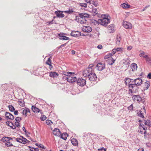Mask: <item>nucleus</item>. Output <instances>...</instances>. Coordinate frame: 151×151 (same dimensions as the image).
<instances>
[{"mask_svg":"<svg viewBox=\"0 0 151 151\" xmlns=\"http://www.w3.org/2000/svg\"><path fill=\"white\" fill-rule=\"evenodd\" d=\"M94 65L93 64H91L88 66V68L84 70L83 72V75L85 77H88L90 75H92V74L94 73Z\"/></svg>","mask_w":151,"mask_h":151,"instance_id":"f257e3e1","label":"nucleus"},{"mask_svg":"<svg viewBox=\"0 0 151 151\" xmlns=\"http://www.w3.org/2000/svg\"><path fill=\"white\" fill-rule=\"evenodd\" d=\"M53 134L55 136L58 137H60L61 139L64 140H66L67 139V137L68 136V135L66 132H64L63 134L65 137H63V134H61L60 130L58 128H55L53 131Z\"/></svg>","mask_w":151,"mask_h":151,"instance_id":"f03ea898","label":"nucleus"},{"mask_svg":"<svg viewBox=\"0 0 151 151\" xmlns=\"http://www.w3.org/2000/svg\"><path fill=\"white\" fill-rule=\"evenodd\" d=\"M135 83L134 84V93L138 92L139 88L138 86H140L142 83V80L140 78H138L134 79Z\"/></svg>","mask_w":151,"mask_h":151,"instance_id":"7ed1b4c3","label":"nucleus"},{"mask_svg":"<svg viewBox=\"0 0 151 151\" xmlns=\"http://www.w3.org/2000/svg\"><path fill=\"white\" fill-rule=\"evenodd\" d=\"M125 84L128 86L129 91L131 93H134V84H130L131 79L129 78H127L124 79Z\"/></svg>","mask_w":151,"mask_h":151,"instance_id":"20e7f679","label":"nucleus"},{"mask_svg":"<svg viewBox=\"0 0 151 151\" xmlns=\"http://www.w3.org/2000/svg\"><path fill=\"white\" fill-rule=\"evenodd\" d=\"M104 16L105 17L103 19H99V22H100V24L101 25L106 27L110 22V19L108 18V16L106 17V15L104 14Z\"/></svg>","mask_w":151,"mask_h":151,"instance_id":"39448f33","label":"nucleus"},{"mask_svg":"<svg viewBox=\"0 0 151 151\" xmlns=\"http://www.w3.org/2000/svg\"><path fill=\"white\" fill-rule=\"evenodd\" d=\"M20 138H16L15 137H13V138L16 141L19 143H22L24 144H26V142L25 141L27 140V139L24 137L23 136H20Z\"/></svg>","mask_w":151,"mask_h":151,"instance_id":"423d86ee","label":"nucleus"},{"mask_svg":"<svg viewBox=\"0 0 151 151\" xmlns=\"http://www.w3.org/2000/svg\"><path fill=\"white\" fill-rule=\"evenodd\" d=\"M76 82L78 85L81 86H84L86 84V81L85 79L82 78L77 79Z\"/></svg>","mask_w":151,"mask_h":151,"instance_id":"0eeeda50","label":"nucleus"},{"mask_svg":"<svg viewBox=\"0 0 151 151\" xmlns=\"http://www.w3.org/2000/svg\"><path fill=\"white\" fill-rule=\"evenodd\" d=\"M5 116L6 120H13L14 119V116L11 113L6 112L5 114Z\"/></svg>","mask_w":151,"mask_h":151,"instance_id":"6e6552de","label":"nucleus"},{"mask_svg":"<svg viewBox=\"0 0 151 151\" xmlns=\"http://www.w3.org/2000/svg\"><path fill=\"white\" fill-rule=\"evenodd\" d=\"M97 67V69L99 71H102L105 68V65L104 63H98L96 65L95 68Z\"/></svg>","mask_w":151,"mask_h":151,"instance_id":"1a4fd4ad","label":"nucleus"},{"mask_svg":"<svg viewBox=\"0 0 151 151\" xmlns=\"http://www.w3.org/2000/svg\"><path fill=\"white\" fill-rule=\"evenodd\" d=\"M123 25L125 28L127 29H131L132 28V24L127 21H123Z\"/></svg>","mask_w":151,"mask_h":151,"instance_id":"9d476101","label":"nucleus"},{"mask_svg":"<svg viewBox=\"0 0 151 151\" xmlns=\"http://www.w3.org/2000/svg\"><path fill=\"white\" fill-rule=\"evenodd\" d=\"M92 75H90L87 77L89 80L90 81H96L97 80V77L96 74L94 73L92 74Z\"/></svg>","mask_w":151,"mask_h":151,"instance_id":"9b49d317","label":"nucleus"},{"mask_svg":"<svg viewBox=\"0 0 151 151\" xmlns=\"http://www.w3.org/2000/svg\"><path fill=\"white\" fill-rule=\"evenodd\" d=\"M79 14V16H76V20H77L78 18H88L89 17V14L85 13H80Z\"/></svg>","mask_w":151,"mask_h":151,"instance_id":"f8f14e48","label":"nucleus"},{"mask_svg":"<svg viewBox=\"0 0 151 151\" xmlns=\"http://www.w3.org/2000/svg\"><path fill=\"white\" fill-rule=\"evenodd\" d=\"M132 98L134 101H137L138 103L140 102L141 100V97L139 95H134Z\"/></svg>","mask_w":151,"mask_h":151,"instance_id":"ddd939ff","label":"nucleus"},{"mask_svg":"<svg viewBox=\"0 0 151 151\" xmlns=\"http://www.w3.org/2000/svg\"><path fill=\"white\" fill-rule=\"evenodd\" d=\"M67 81L69 83H73L74 82H76L77 80V78L76 77H70L69 76L66 78Z\"/></svg>","mask_w":151,"mask_h":151,"instance_id":"4468645a","label":"nucleus"},{"mask_svg":"<svg viewBox=\"0 0 151 151\" xmlns=\"http://www.w3.org/2000/svg\"><path fill=\"white\" fill-rule=\"evenodd\" d=\"M70 35L73 37H77L81 36V33L78 31H72Z\"/></svg>","mask_w":151,"mask_h":151,"instance_id":"2eb2a0df","label":"nucleus"},{"mask_svg":"<svg viewBox=\"0 0 151 151\" xmlns=\"http://www.w3.org/2000/svg\"><path fill=\"white\" fill-rule=\"evenodd\" d=\"M63 33H60L58 34V35L59 37V38L60 40H69V38L66 36L64 35Z\"/></svg>","mask_w":151,"mask_h":151,"instance_id":"dca6fc26","label":"nucleus"},{"mask_svg":"<svg viewBox=\"0 0 151 151\" xmlns=\"http://www.w3.org/2000/svg\"><path fill=\"white\" fill-rule=\"evenodd\" d=\"M142 111L140 110L137 113V114L140 117L144 118V117L143 115V113H142V111H144L145 113H146V110L145 107L144 106H143V109H142Z\"/></svg>","mask_w":151,"mask_h":151,"instance_id":"f3484780","label":"nucleus"},{"mask_svg":"<svg viewBox=\"0 0 151 151\" xmlns=\"http://www.w3.org/2000/svg\"><path fill=\"white\" fill-rule=\"evenodd\" d=\"M63 12L58 10L55 12V14L56 15V17L59 18H63L64 17V15L62 13Z\"/></svg>","mask_w":151,"mask_h":151,"instance_id":"a211bd4d","label":"nucleus"},{"mask_svg":"<svg viewBox=\"0 0 151 151\" xmlns=\"http://www.w3.org/2000/svg\"><path fill=\"white\" fill-rule=\"evenodd\" d=\"M31 109L32 111L34 113H36L37 112L39 113V112H40L41 114H42L43 113L41 110H40L34 105H32V106Z\"/></svg>","mask_w":151,"mask_h":151,"instance_id":"6ab92c4d","label":"nucleus"},{"mask_svg":"<svg viewBox=\"0 0 151 151\" xmlns=\"http://www.w3.org/2000/svg\"><path fill=\"white\" fill-rule=\"evenodd\" d=\"M58 76V74L54 71H52L49 73V76L52 78H56V77Z\"/></svg>","mask_w":151,"mask_h":151,"instance_id":"aec40b11","label":"nucleus"},{"mask_svg":"<svg viewBox=\"0 0 151 151\" xmlns=\"http://www.w3.org/2000/svg\"><path fill=\"white\" fill-rule=\"evenodd\" d=\"M83 31L86 32H89L91 31L92 28L89 26H86L85 28H83Z\"/></svg>","mask_w":151,"mask_h":151,"instance_id":"412c9836","label":"nucleus"},{"mask_svg":"<svg viewBox=\"0 0 151 151\" xmlns=\"http://www.w3.org/2000/svg\"><path fill=\"white\" fill-rule=\"evenodd\" d=\"M77 20L78 21V22L82 24H85L86 22V18H78Z\"/></svg>","mask_w":151,"mask_h":151,"instance_id":"4be33fe9","label":"nucleus"},{"mask_svg":"<svg viewBox=\"0 0 151 151\" xmlns=\"http://www.w3.org/2000/svg\"><path fill=\"white\" fill-rule=\"evenodd\" d=\"M115 60V59L113 58L112 57H111L107 61L108 64L110 65H112L114 63Z\"/></svg>","mask_w":151,"mask_h":151,"instance_id":"5701e85b","label":"nucleus"},{"mask_svg":"<svg viewBox=\"0 0 151 151\" xmlns=\"http://www.w3.org/2000/svg\"><path fill=\"white\" fill-rule=\"evenodd\" d=\"M72 144L75 146L78 145V143L77 140L75 138H73L71 140Z\"/></svg>","mask_w":151,"mask_h":151,"instance_id":"b1692460","label":"nucleus"},{"mask_svg":"<svg viewBox=\"0 0 151 151\" xmlns=\"http://www.w3.org/2000/svg\"><path fill=\"white\" fill-rule=\"evenodd\" d=\"M131 67L132 69V70L134 71L137 70V66L136 64L133 63L131 64Z\"/></svg>","mask_w":151,"mask_h":151,"instance_id":"393cba45","label":"nucleus"},{"mask_svg":"<svg viewBox=\"0 0 151 151\" xmlns=\"http://www.w3.org/2000/svg\"><path fill=\"white\" fill-rule=\"evenodd\" d=\"M150 82L149 81H147L145 82V85L146 86V87H145L144 88V90L145 91L147 90L149 86H150Z\"/></svg>","mask_w":151,"mask_h":151,"instance_id":"a878e982","label":"nucleus"},{"mask_svg":"<svg viewBox=\"0 0 151 151\" xmlns=\"http://www.w3.org/2000/svg\"><path fill=\"white\" fill-rule=\"evenodd\" d=\"M20 100L18 102L19 105L22 107H24L25 106V102L22 99H20Z\"/></svg>","mask_w":151,"mask_h":151,"instance_id":"bb28decb","label":"nucleus"},{"mask_svg":"<svg viewBox=\"0 0 151 151\" xmlns=\"http://www.w3.org/2000/svg\"><path fill=\"white\" fill-rule=\"evenodd\" d=\"M122 6L124 9L128 8H130L131 6L125 3H123L122 4Z\"/></svg>","mask_w":151,"mask_h":151,"instance_id":"cd10ccee","label":"nucleus"},{"mask_svg":"<svg viewBox=\"0 0 151 151\" xmlns=\"http://www.w3.org/2000/svg\"><path fill=\"white\" fill-rule=\"evenodd\" d=\"M73 12V9L72 8L69 9L68 10H66L63 11L64 12L68 14H71Z\"/></svg>","mask_w":151,"mask_h":151,"instance_id":"c85d7f7f","label":"nucleus"},{"mask_svg":"<svg viewBox=\"0 0 151 151\" xmlns=\"http://www.w3.org/2000/svg\"><path fill=\"white\" fill-rule=\"evenodd\" d=\"M28 147L29 148V150L31 151H39V149L37 148H35L30 146H28Z\"/></svg>","mask_w":151,"mask_h":151,"instance_id":"c756f323","label":"nucleus"},{"mask_svg":"<svg viewBox=\"0 0 151 151\" xmlns=\"http://www.w3.org/2000/svg\"><path fill=\"white\" fill-rule=\"evenodd\" d=\"M5 146L6 147H10L13 146V145L11 142H5Z\"/></svg>","mask_w":151,"mask_h":151,"instance_id":"7c9ffc66","label":"nucleus"},{"mask_svg":"<svg viewBox=\"0 0 151 151\" xmlns=\"http://www.w3.org/2000/svg\"><path fill=\"white\" fill-rule=\"evenodd\" d=\"M9 110L11 112H13L15 110L14 107L11 105H9L8 106Z\"/></svg>","mask_w":151,"mask_h":151,"instance_id":"2f4dec72","label":"nucleus"},{"mask_svg":"<svg viewBox=\"0 0 151 151\" xmlns=\"http://www.w3.org/2000/svg\"><path fill=\"white\" fill-rule=\"evenodd\" d=\"M92 13L93 14V15L95 16L97 14V10L96 8L93 9L92 10Z\"/></svg>","mask_w":151,"mask_h":151,"instance_id":"473e14b6","label":"nucleus"},{"mask_svg":"<svg viewBox=\"0 0 151 151\" xmlns=\"http://www.w3.org/2000/svg\"><path fill=\"white\" fill-rule=\"evenodd\" d=\"M114 25L113 24H111L110 25H109L108 27V28L110 30H111V32L112 33L113 32H114V30L113 29L114 28Z\"/></svg>","mask_w":151,"mask_h":151,"instance_id":"72a5a7b5","label":"nucleus"},{"mask_svg":"<svg viewBox=\"0 0 151 151\" xmlns=\"http://www.w3.org/2000/svg\"><path fill=\"white\" fill-rule=\"evenodd\" d=\"M121 40V37L119 36H117L116 37V43L118 45L120 44V41Z\"/></svg>","mask_w":151,"mask_h":151,"instance_id":"f704fd0d","label":"nucleus"},{"mask_svg":"<svg viewBox=\"0 0 151 151\" xmlns=\"http://www.w3.org/2000/svg\"><path fill=\"white\" fill-rule=\"evenodd\" d=\"M35 145L38 147L39 148H41L42 149H45V147L43 145H42V144H38V143H36L35 144Z\"/></svg>","mask_w":151,"mask_h":151,"instance_id":"c9c22d12","label":"nucleus"},{"mask_svg":"<svg viewBox=\"0 0 151 151\" xmlns=\"http://www.w3.org/2000/svg\"><path fill=\"white\" fill-rule=\"evenodd\" d=\"M52 58V56L48 58L46 62V63L48 65H50L51 64V59Z\"/></svg>","mask_w":151,"mask_h":151,"instance_id":"e433bc0d","label":"nucleus"},{"mask_svg":"<svg viewBox=\"0 0 151 151\" xmlns=\"http://www.w3.org/2000/svg\"><path fill=\"white\" fill-rule=\"evenodd\" d=\"M92 3V4H93L94 6L95 7H96L99 5L98 2L97 1H94V0H93Z\"/></svg>","mask_w":151,"mask_h":151,"instance_id":"4c0bfd02","label":"nucleus"},{"mask_svg":"<svg viewBox=\"0 0 151 151\" xmlns=\"http://www.w3.org/2000/svg\"><path fill=\"white\" fill-rule=\"evenodd\" d=\"M139 128H141V127H142L143 129L145 131L147 129V127H146L143 124H139Z\"/></svg>","mask_w":151,"mask_h":151,"instance_id":"58836bf2","label":"nucleus"},{"mask_svg":"<svg viewBox=\"0 0 151 151\" xmlns=\"http://www.w3.org/2000/svg\"><path fill=\"white\" fill-rule=\"evenodd\" d=\"M46 123L48 125H50L52 124L53 122L47 119L46 121Z\"/></svg>","mask_w":151,"mask_h":151,"instance_id":"ea45409f","label":"nucleus"},{"mask_svg":"<svg viewBox=\"0 0 151 151\" xmlns=\"http://www.w3.org/2000/svg\"><path fill=\"white\" fill-rule=\"evenodd\" d=\"M74 74V73L68 72H67L66 74H64V75L68 77L70 76V75Z\"/></svg>","mask_w":151,"mask_h":151,"instance_id":"a19ab883","label":"nucleus"},{"mask_svg":"<svg viewBox=\"0 0 151 151\" xmlns=\"http://www.w3.org/2000/svg\"><path fill=\"white\" fill-rule=\"evenodd\" d=\"M79 5L81 7H86L87 6V4L85 3H79Z\"/></svg>","mask_w":151,"mask_h":151,"instance_id":"79ce46f5","label":"nucleus"},{"mask_svg":"<svg viewBox=\"0 0 151 151\" xmlns=\"http://www.w3.org/2000/svg\"><path fill=\"white\" fill-rule=\"evenodd\" d=\"M146 60L147 63H148V64H151V59L150 57H148V58L146 59Z\"/></svg>","mask_w":151,"mask_h":151,"instance_id":"37998d69","label":"nucleus"},{"mask_svg":"<svg viewBox=\"0 0 151 151\" xmlns=\"http://www.w3.org/2000/svg\"><path fill=\"white\" fill-rule=\"evenodd\" d=\"M92 22L95 25H96L97 24H100V22H99V19L98 20V21H97L96 20L94 19Z\"/></svg>","mask_w":151,"mask_h":151,"instance_id":"c03bdc74","label":"nucleus"},{"mask_svg":"<svg viewBox=\"0 0 151 151\" xmlns=\"http://www.w3.org/2000/svg\"><path fill=\"white\" fill-rule=\"evenodd\" d=\"M111 54H110L109 53L107 54V55H105L104 57V59H106L108 58H110L111 57Z\"/></svg>","mask_w":151,"mask_h":151,"instance_id":"a18cd8bd","label":"nucleus"},{"mask_svg":"<svg viewBox=\"0 0 151 151\" xmlns=\"http://www.w3.org/2000/svg\"><path fill=\"white\" fill-rule=\"evenodd\" d=\"M117 52H122L123 51V48L122 47H117L116 49Z\"/></svg>","mask_w":151,"mask_h":151,"instance_id":"49530a36","label":"nucleus"},{"mask_svg":"<svg viewBox=\"0 0 151 151\" xmlns=\"http://www.w3.org/2000/svg\"><path fill=\"white\" fill-rule=\"evenodd\" d=\"M22 120V118L21 117H17L15 119V120L16 122H20V121Z\"/></svg>","mask_w":151,"mask_h":151,"instance_id":"de8ad7c7","label":"nucleus"},{"mask_svg":"<svg viewBox=\"0 0 151 151\" xmlns=\"http://www.w3.org/2000/svg\"><path fill=\"white\" fill-rule=\"evenodd\" d=\"M46 118V116L44 115H42V116L40 117L41 120L42 121L45 120Z\"/></svg>","mask_w":151,"mask_h":151,"instance_id":"09e8293b","label":"nucleus"},{"mask_svg":"<svg viewBox=\"0 0 151 151\" xmlns=\"http://www.w3.org/2000/svg\"><path fill=\"white\" fill-rule=\"evenodd\" d=\"M22 114L25 117L27 116V112H26L25 109L23 110Z\"/></svg>","mask_w":151,"mask_h":151,"instance_id":"8fccbe9b","label":"nucleus"},{"mask_svg":"<svg viewBox=\"0 0 151 151\" xmlns=\"http://www.w3.org/2000/svg\"><path fill=\"white\" fill-rule=\"evenodd\" d=\"M147 126L150 127L151 126V121L149 120H147Z\"/></svg>","mask_w":151,"mask_h":151,"instance_id":"3c124183","label":"nucleus"},{"mask_svg":"<svg viewBox=\"0 0 151 151\" xmlns=\"http://www.w3.org/2000/svg\"><path fill=\"white\" fill-rule=\"evenodd\" d=\"M22 130L24 131L26 134H30V133L29 132H27V130H26L25 128L24 127H22Z\"/></svg>","mask_w":151,"mask_h":151,"instance_id":"603ef678","label":"nucleus"},{"mask_svg":"<svg viewBox=\"0 0 151 151\" xmlns=\"http://www.w3.org/2000/svg\"><path fill=\"white\" fill-rule=\"evenodd\" d=\"M6 139H7V137H4L2 138L1 139V141L3 142H5V143L6 141Z\"/></svg>","mask_w":151,"mask_h":151,"instance_id":"864d4df0","label":"nucleus"},{"mask_svg":"<svg viewBox=\"0 0 151 151\" xmlns=\"http://www.w3.org/2000/svg\"><path fill=\"white\" fill-rule=\"evenodd\" d=\"M14 124L18 127H20V123L19 122H15L14 123Z\"/></svg>","mask_w":151,"mask_h":151,"instance_id":"5fc2aeb1","label":"nucleus"},{"mask_svg":"<svg viewBox=\"0 0 151 151\" xmlns=\"http://www.w3.org/2000/svg\"><path fill=\"white\" fill-rule=\"evenodd\" d=\"M123 60L124 61L123 62V63L124 64L127 65H129L130 64V63H129V62H127L126 60H125V59H123Z\"/></svg>","mask_w":151,"mask_h":151,"instance_id":"6e6d98bb","label":"nucleus"},{"mask_svg":"<svg viewBox=\"0 0 151 151\" xmlns=\"http://www.w3.org/2000/svg\"><path fill=\"white\" fill-rule=\"evenodd\" d=\"M128 109L129 110L131 111L133 109V106L132 104H131L128 107Z\"/></svg>","mask_w":151,"mask_h":151,"instance_id":"4d7b16f0","label":"nucleus"},{"mask_svg":"<svg viewBox=\"0 0 151 151\" xmlns=\"http://www.w3.org/2000/svg\"><path fill=\"white\" fill-rule=\"evenodd\" d=\"M85 1L87 3L89 4H92V2L93 0H85Z\"/></svg>","mask_w":151,"mask_h":151,"instance_id":"13d9d810","label":"nucleus"},{"mask_svg":"<svg viewBox=\"0 0 151 151\" xmlns=\"http://www.w3.org/2000/svg\"><path fill=\"white\" fill-rule=\"evenodd\" d=\"M147 78L149 79H151V73H149L147 76Z\"/></svg>","mask_w":151,"mask_h":151,"instance_id":"bf43d9fd","label":"nucleus"},{"mask_svg":"<svg viewBox=\"0 0 151 151\" xmlns=\"http://www.w3.org/2000/svg\"><path fill=\"white\" fill-rule=\"evenodd\" d=\"M146 146L149 147H151V143L150 142L147 143L146 144Z\"/></svg>","mask_w":151,"mask_h":151,"instance_id":"052dcab7","label":"nucleus"},{"mask_svg":"<svg viewBox=\"0 0 151 151\" xmlns=\"http://www.w3.org/2000/svg\"><path fill=\"white\" fill-rule=\"evenodd\" d=\"M25 110H26V112H27V113L28 112L29 113H30V110L29 109H28L27 108H25Z\"/></svg>","mask_w":151,"mask_h":151,"instance_id":"680f3d73","label":"nucleus"},{"mask_svg":"<svg viewBox=\"0 0 151 151\" xmlns=\"http://www.w3.org/2000/svg\"><path fill=\"white\" fill-rule=\"evenodd\" d=\"M132 46H129L127 47V50H130L132 49Z\"/></svg>","mask_w":151,"mask_h":151,"instance_id":"e2e57ef3","label":"nucleus"},{"mask_svg":"<svg viewBox=\"0 0 151 151\" xmlns=\"http://www.w3.org/2000/svg\"><path fill=\"white\" fill-rule=\"evenodd\" d=\"M14 112V115H18V112L17 110H14V111H13Z\"/></svg>","mask_w":151,"mask_h":151,"instance_id":"0e129e2a","label":"nucleus"},{"mask_svg":"<svg viewBox=\"0 0 151 151\" xmlns=\"http://www.w3.org/2000/svg\"><path fill=\"white\" fill-rule=\"evenodd\" d=\"M134 83H135L134 79H131V81H130V84H134Z\"/></svg>","mask_w":151,"mask_h":151,"instance_id":"69168bd1","label":"nucleus"},{"mask_svg":"<svg viewBox=\"0 0 151 151\" xmlns=\"http://www.w3.org/2000/svg\"><path fill=\"white\" fill-rule=\"evenodd\" d=\"M116 52V49H114L112 50V52H113V54H114Z\"/></svg>","mask_w":151,"mask_h":151,"instance_id":"338daca9","label":"nucleus"},{"mask_svg":"<svg viewBox=\"0 0 151 151\" xmlns=\"http://www.w3.org/2000/svg\"><path fill=\"white\" fill-rule=\"evenodd\" d=\"M141 101L143 104H144L145 102V98H143L142 99L141 98Z\"/></svg>","mask_w":151,"mask_h":151,"instance_id":"774afa93","label":"nucleus"}]
</instances>
